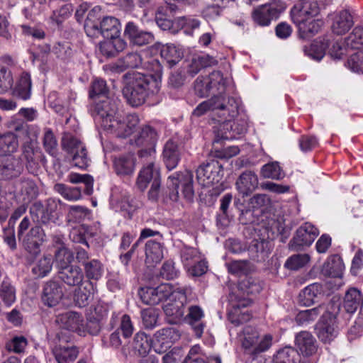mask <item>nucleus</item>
<instances>
[{"label": "nucleus", "instance_id": "f257e3e1", "mask_svg": "<svg viewBox=\"0 0 363 363\" xmlns=\"http://www.w3.org/2000/svg\"><path fill=\"white\" fill-rule=\"evenodd\" d=\"M123 77L128 81L123 89V95L132 107L144 104L159 91L160 82L153 74L135 73L133 77L130 74Z\"/></svg>", "mask_w": 363, "mask_h": 363}, {"label": "nucleus", "instance_id": "f03ea898", "mask_svg": "<svg viewBox=\"0 0 363 363\" xmlns=\"http://www.w3.org/2000/svg\"><path fill=\"white\" fill-rule=\"evenodd\" d=\"M340 311L338 300L331 299L326 305L325 311L317 322L315 330L319 340L324 343H330L337 335V315Z\"/></svg>", "mask_w": 363, "mask_h": 363}, {"label": "nucleus", "instance_id": "7ed1b4c3", "mask_svg": "<svg viewBox=\"0 0 363 363\" xmlns=\"http://www.w3.org/2000/svg\"><path fill=\"white\" fill-rule=\"evenodd\" d=\"M193 177V173L189 170L177 173L175 175L169 176L167 186L169 189V197L172 201H177L179 185L182 186L184 198L189 201L193 200L194 196Z\"/></svg>", "mask_w": 363, "mask_h": 363}, {"label": "nucleus", "instance_id": "20e7f679", "mask_svg": "<svg viewBox=\"0 0 363 363\" xmlns=\"http://www.w3.org/2000/svg\"><path fill=\"white\" fill-rule=\"evenodd\" d=\"M149 63L150 65H147L146 63H143V59L140 54L138 52H129L108 66L111 72L121 73L128 69H135L140 67L145 69H149V66L151 65L157 78H160L162 68L160 62L156 60H152V62Z\"/></svg>", "mask_w": 363, "mask_h": 363}, {"label": "nucleus", "instance_id": "39448f33", "mask_svg": "<svg viewBox=\"0 0 363 363\" xmlns=\"http://www.w3.org/2000/svg\"><path fill=\"white\" fill-rule=\"evenodd\" d=\"M243 334L242 347L251 354L257 355L265 352L272 345L271 335L267 334L261 337L259 333L251 326H246L243 330Z\"/></svg>", "mask_w": 363, "mask_h": 363}, {"label": "nucleus", "instance_id": "423d86ee", "mask_svg": "<svg viewBox=\"0 0 363 363\" xmlns=\"http://www.w3.org/2000/svg\"><path fill=\"white\" fill-rule=\"evenodd\" d=\"M286 4L282 0H272L256 8L252 13L255 23L260 26H267L273 20H277L285 10Z\"/></svg>", "mask_w": 363, "mask_h": 363}, {"label": "nucleus", "instance_id": "0eeeda50", "mask_svg": "<svg viewBox=\"0 0 363 363\" xmlns=\"http://www.w3.org/2000/svg\"><path fill=\"white\" fill-rule=\"evenodd\" d=\"M225 79L220 71H213L208 76L199 77L194 83V94L204 98L209 96L213 89L224 91Z\"/></svg>", "mask_w": 363, "mask_h": 363}, {"label": "nucleus", "instance_id": "6e6552de", "mask_svg": "<svg viewBox=\"0 0 363 363\" xmlns=\"http://www.w3.org/2000/svg\"><path fill=\"white\" fill-rule=\"evenodd\" d=\"M118 104L119 101L116 98L104 96L91 108V115L101 122L103 128H105L106 121L109 123L119 115Z\"/></svg>", "mask_w": 363, "mask_h": 363}, {"label": "nucleus", "instance_id": "1a4fd4ad", "mask_svg": "<svg viewBox=\"0 0 363 363\" xmlns=\"http://www.w3.org/2000/svg\"><path fill=\"white\" fill-rule=\"evenodd\" d=\"M228 298L231 306L228 312V320L235 326L248 322L252 315L248 310H245V308L252 303L251 299H238L234 294H229Z\"/></svg>", "mask_w": 363, "mask_h": 363}, {"label": "nucleus", "instance_id": "9d476101", "mask_svg": "<svg viewBox=\"0 0 363 363\" xmlns=\"http://www.w3.org/2000/svg\"><path fill=\"white\" fill-rule=\"evenodd\" d=\"M57 342L52 349L53 354L58 363H72L78 356V348L71 342L68 333H58Z\"/></svg>", "mask_w": 363, "mask_h": 363}, {"label": "nucleus", "instance_id": "9b49d317", "mask_svg": "<svg viewBox=\"0 0 363 363\" xmlns=\"http://www.w3.org/2000/svg\"><path fill=\"white\" fill-rule=\"evenodd\" d=\"M138 123L139 118L136 115H128L125 118L118 115L109 123L106 121L104 129L118 138H125L134 132Z\"/></svg>", "mask_w": 363, "mask_h": 363}, {"label": "nucleus", "instance_id": "f8f14e48", "mask_svg": "<svg viewBox=\"0 0 363 363\" xmlns=\"http://www.w3.org/2000/svg\"><path fill=\"white\" fill-rule=\"evenodd\" d=\"M318 234L319 231L314 225L306 223L296 230L289 243V247L295 251L303 250L313 242Z\"/></svg>", "mask_w": 363, "mask_h": 363}, {"label": "nucleus", "instance_id": "ddd939ff", "mask_svg": "<svg viewBox=\"0 0 363 363\" xmlns=\"http://www.w3.org/2000/svg\"><path fill=\"white\" fill-rule=\"evenodd\" d=\"M189 290V287L182 288L178 298H171L169 299V301L164 305L163 310L167 317V321L169 323L177 324L184 317V302L186 300V294Z\"/></svg>", "mask_w": 363, "mask_h": 363}, {"label": "nucleus", "instance_id": "4468645a", "mask_svg": "<svg viewBox=\"0 0 363 363\" xmlns=\"http://www.w3.org/2000/svg\"><path fill=\"white\" fill-rule=\"evenodd\" d=\"M222 165L215 160L202 163L196 169V179L203 186H209L220 179Z\"/></svg>", "mask_w": 363, "mask_h": 363}, {"label": "nucleus", "instance_id": "2eb2a0df", "mask_svg": "<svg viewBox=\"0 0 363 363\" xmlns=\"http://www.w3.org/2000/svg\"><path fill=\"white\" fill-rule=\"evenodd\" d=\"M320 12V8L315 0L301 1L294 6L291 11L294 22L311 20Z\"/></svg>", "mask_w": 363, "mask_h": 363}, {"label": "nucleus", "instance_id": "dca6fc26", "mask_svg": "<svg viewBox=\"0 0 363 363\" xmlns=\"http://www.w3.org/2000/svg\"><path fill=\"white\" fill-rule=\"evenodd\" d=\"M63 296L62 286L57 281L50 279L44 284L41 294V300L44 305L54 307L60 303Z\"/></svg>", "mask_w": 363, "mask_h": 363}, {"label": "nucleus", "instance_id": "f3484780", "mask_svg": "<svg viewBox=\"0 0 363 363\" xmlns=\"http://www.w3.org/2000/svg\"><path fill=\"white\" fill-rule=\"evenodd\" d=\"M124 35L131 43L139 46L147 45L154 41V35L151 32L141 30L135 23L132 21L127 23Z\"/></svg>", "mask_w": 363, "mask_h": 363}, {"label": "nucleus", "instance_id": "a211bd4d", "mask_svg": "<svg viewBox=\"0 0 363 363\" xmlns=\"http://www.w3.org/2000/svg\"><path fill=\"white\" fill-rule=\"evenodd\" d=\"M23 170L20 161L14 157L0 160V181H9L18 177Z\"/></svg>", "mask_w": 363, "mask_h": 363}, {"label": "nucleus", "instance_id": "6ab92c4d", "mask_svg": "<svg viewBox=\"0 0 363 363\" xmlns=\"http://www.w3.org/2000/svg\"><path fill=\"white\" fill-rule=\"evenodd\" d=\"M262 290L259 282L252 277H245L237 286L230 288L229 294H234L238 299L248 298L250 294H259Z\"/></svg>", "mask_w": 363, "mask_h": 363}, {"label": "nucleus", "instance_id": "aec40b11", "mask_svg": "<svg viewBox=\"0 0 363 363\" xmlns=\"http://www.w3.org/2000/svg\"><path fill=\"white\" fill-rule=\"evenodd\" d=\"M57 277L62 282L69 286H77L81 284L84 275L80 267L72 264L57 271Z\"/></svg>", "mask_w": 363, "mask_h": 363}, {"label": "nucleus", "instance_id": "412c9836", "mask_svg": "<svg viewBox=\"0 0 363 363\" xmlns=\"http://www.w3.org/2000/svg\"><path fill=\"white\" fill-rule=\"evenodd\" d=\"M257 175L252 171H245L236 181V189L242 197L250 195L258 187Z\"/></svg>", "mask_w": 363, "mask_h": 363}, {"label": "nucleus", "instance_id": "4be33fe9", "mask_svg": "<svg viewBox=\"0 0 363 363\" xmlns=\"http://www.w3.org/2000/svg\"><path fill=\"white\" fill-rule=\"evenodd\" d=\"M45 234L40 226L33 227L23 238L25 249L30 253L37 255L40 252L39 246L45 241Z\"/></svg>", "mask_w": 363, "mask_h": 363}, {"label": "nucleus", "instance_id": "5701e85b", "mask_svg": "<svg viewBox=\"0 0 363 363\" xmlns=\"http://www.w3.org/2000/svg\"><path fill=\"white\" fill-rule=\"evenodd\" d=\"M295 344L298 350L304 356H312L317 352V341L308 331H301L296 334Z\"/></svg>", "mask_w": 363, "mask_h": 363}, {"label": "nucleus", "instance_id": "b1692460", "mask_svg": "<svg viewBox=\"0 0 363 363\" xmlns=\"http://www.w3.org/2000/svg\"><path fill=\"white\" fill-rule=\"evenodd\" d=\"M247 123L245 119L227 120L222 124V138L234 139L246 133Z\"/></svg>", "mask_w": 363, "mask_h": 363}, {"label": "nucleus", "instance_id": "393cba45", "mask_svg": "<svg viewBox=\"0 0 363 363\" xmlns=\"http://www.w3.org/2000/svg\"><path fill=\"white\" fill-rule=\"evenodd\" d=\"M121 33V24L119 21L113 16H104L96 30V35L101 34L105 38H119Z\"/></svg>", "mask_w": 363, "mask_h": 363}, {"label": "nucleus", "instance_id": "a878e982", "mask_svg": "<svg viewBox=\"0 0 363 363\" xmlns=\"http://www.w3.org/2000/svg\"><path fill=\"white\" fill-rule=\"evenodd\" d=\"M127 46L126 42L119 38H109L100 43L99 50L101 53L106 57H114L119 52L125 50Z\"/></svg>", "mask_w": 363, "mask_h": 363}, {"label": "nucleus", "instance_id": "bb28decb", "mask_svg": "<svg viewBox=\"0 0 363 363\" xmlns=\"http://www.w3.org/2000/svg\"><path fill=\"white\" fill-rule=\"evenodd\" d=\"M353 24L352 15L348 11L343 10L335 16L331 28L335 34L342 35L348 32Z\"/></svg>", "mask_w": 363, "mask_h": 363}, {"label": "nucleus", "instance_id": "cd10ccee", "mask_svg": "<svg viewBox=\"0 0 363 363\" xmlns=\"http://www.w3.org/2000/svg\"><path fill=\"white\" fill-rule=\"evenodd\" d=\"M204 316L203 311L198 306H191L189 308V312L184 318L187 323L191 325L197 337H201L203 333L204 323L201 321Z\"/></svg>", "mask_w": 363, "mask_h": 363}, {"label": "nucleus", "instance_id": "c85d7f7f", "mask_svg": "<svg viewBox=\"0 0 363 363\" xmlns=\"http://www.w3.org/2000/svg\"><path fill=\"white\" fill-rule=\"evenodd\" d=\"M160 181V175L158 169L155 168L154 163L150 162L144 167L138 177L136 185L140 191H144L150 182L155 183Z\"/></svg>", "mask_w": 363, "mask_h": 363}, {"label": "nucleus", "instance_id": "c756f323", "mask_svg": "<svg viewBox=\"0 0 363 363\" xmlns=\"http://www.w3.org/2000/svg\"><path fill=\"white\" fill-rule=\"evenodd\" d=\"M145 263L154 266L163 258V245L154 240H148L145 247Z\"/></svg>", "mask_w": 363, "mask_h": 363}, {"label": "nucleus", "instance_id": "7c9ffc66", "mask_svg": "<svg viewBox=\"0 0 363 363\" xmlns=\"http://www.w3.org/2000/svg\"><path fill=\"white\" fill-rule=\"evenodd\" d=\"M157 138L158 135L155 129L150 125H145L135 136V144L139 147H155Z\"/></svg>", "mask_w": 363, "mask_h": 363}, {"label": "nucleus", "instance_id": "2f4dec72", "mask_svg": "<svg viewBox=\"0 0 363 363\" xmlns=\"http://www.w3.org/2000/svg\"><path fill=\"white\" fill-rule=\"evenodd\" d=\"M163 159L169 170L174 169L180 160V151L177 143L172 140H168L163 149Z\"/></svg>", "mask_w": 363, "mask_h": 363}, {"label": "nucleus", "instance_id": "473e14b6", "mask_svg": "<svg viewBox=\"0 0 363 363\" xmlns=\"http://www.w3.org/2000/svg\"><path fill=\"white\" fill-rule=\"evenodd\" d=\"M75 291L74 301L79 307H84L91 302L94 294V287L91 281H86L77 286Z\"/></svg>", "mask_w": 363, "mask_h": 363}, {"label": "nucleus", "instance_id": "72a5a7b5", "mask_svg": "<svg viewBox=\"0 0 363 363\" xmlns=\"http://www.w3.org/2000/svg\"><path fill=\"white\" fill-rule=\"evenodd\" d=\"M31 86L30 75L29 73L24 72L21 74L19 79L13 89L12 94L14 97L27 100L30 99L31 95Z\"/></svg>", "mask_w": 363, "mask_h": 363}, {"label": "nucleus", "instance_id": "f704fd0d", "mask_svg": "<svg viewBox=\"0 0 363 363\" xmlns=\"http://www.w3.org/2000/svg\"><path fill=\"white\" fill-rule=\"evenodd\" d=\"M57 321L60 322L62 324V327L65 329V331H61L60 333L67 332L70 337V331L78 330L80 325H82L83 319L79 313L68 311L58 316Z\"/></svg>", "mask_w": 363, "mask_h": 363}, {"label": "nucleus", "instance_id": "c9c22d12", "mask_svg": "<svg viewBox=\"0 0 363 363\" xmlns=\"http://www.w3.org/2000/svg\"><path fill=\"white\" fill-rule=\"evenodd\" d=\"M363 303V294L357 288L349 289L345 295L343 307L349 313H354Z\"/></svg>", "mask_w": 363, "mask_h": 363}, {"label": "nucleus", "instance_id": "e433bc0d", "mask_svg": "<svg viewBox=\"0 0 363 363\" xmlns=\"http://www.w3.org/2000/svg\"><path fill=\"white\" fill-rule=\"evenodd\" d=\"M113 165L118 175H130L133 174L135 168L134 155L128 154L116 158L113 162Z\"/></svg>", "mask_w": 363, "mask_h": 363}, {"label": "nucleus", "instance_id": "4c0bfd02", "mask_svg": "<svg viewBox=\"0 0 363 363\" xmlns=\"http://www.w3.org/2000/svg\"><path fill=\"white\" fill-rule=\"evenodd\" d=\"M323 291L319 283H313L305 287L298 295V303L303 306H310L315 303V298Z\"/></svg>", "mask_w": 363, "mask_h": 363}, {"label": "nucleus", "instance_id": "58836bf2", "mask_svg": "<svg viewBox=\"0 0 363 363\" xmlns=\"http://www.w3.org/2000/svg\"><path fill=\"white\" fill-rule=\"evenodd\" d=\"M298 27L299 38L308 39L318 33L322 22L319 20H305L300 22H294Z\"/></svg>", "mask_w": 363, "mask_h": 363}, {"label": "nucleus", "instance_id": "ea45409f", "mask_svg": "<svg viewBox=\"0 0 363 363\" xmlns=\"http://www.w3.org/2000/svg\"><path fill=\"white\" fill-rule=\"evenodd\" d=\"M343 269L344 263L342 259L337 255H334L323 264L321 272L327 277H340Z\"/></svg>", "mask_w": 363, "mask_h": 363}, {"label": "nucleus", "instance_id": "a19ab883", "mask_svg": "<svg viewBox=\"0 0 363 363\" xmlns=\"http://www.w3.org/2000/svg\"><path fill=\"white\" fill-rule=\"evenodd\" d=\"M160 55L169 67H172L177 65L182 59L184 54L181 48L177 47L174 44H167L163 45Z\"/></svg>", "mask_w": 363, "mask_h": 363}, {"label": "nucleus", "instance_id": "79ce46f5", "mask_svg": "<svg viewBox=\"0 0 363 363\" xmlns=\"http://www.w3.org/2000/svg\"><path fill=\"white\" fill-rule=\"evenodd\" d=\"M103 17L99 6H94L89 11L84 23V29L89 35H96V30H98Z\"/></svg>", "mask_w": 363, "mask_h": 363}, {"label": "nucleus", "instance_id": "37998d69", "mask_svg": "<svg viewBox=\"0 0 363 363\" xmlns=\"http://www.w3.org/2000/svg\"><path fill=\"white\" fill-rule=\"evenodd\" d=\"M326 305L320 304L317 307L299 311L296 317L295 321L298 325H303L313 322L322 312H325Z\"/></svg>", "mask_w": 363, "mask_h": 363}, {"label": "nucleus", "instance_id": "c03bdc74", "mask_svg": "<svg viewBox=\"0 0 363 363\" xmlns=\"http://www.w3.org/2000/svg\"><path fill=\"white\" fill-rule=\"evenodd\" d=\"M61 147L68 155L80 149L83 151L84 143L70 132H64L61 138Z\"/></svg>", "mask_w": 363, "mask_h": 363}, {"label": "nucleus", "instance_id": "a18cd8bd", "mask_svg": "<svg viewBox=\"0 0 363 363\" xmlns=\"http://www.w3.org/2000/svg\"><path fill=\"white\" fill-rule=\"evenodd\" d=\"M132 347L135 354L145 357L151 350V339L144 333H138L133 338Z\"/></svg>", "mask_w": 363, "mask_h": 363}, {"label": "nucleus", "instance_id": "49530a36", "mask_svg": "<svg viewBox=\"0 0 363 363\" xmlns=\"http://www.w3.org/2000/svg\"><path fill=\"white\" fill-rule=\"evenodd\" d=\"M273 363H300V354L296 349L285 347L274 356Z\"/></svg>", "mask_w": 363, "mask_h": 363}, {"label": "nucleus", "instance_id": "de8ad7c7", "mask_svg": "<svg viewBox=\"0 0 363 363\" xmlns=\"http://www.w3.org/2000/svg\"><path fill=\"white\" fill-rule=\"evenodd\" d=\"M74 259L72 251L65 246L57 247L55 252V267L57 271L70 266Z\"/></svg>", "mask_w": 363, "mask_h": 363}, {"label": "nucleus", "instance_id": "09e8293b", "mask_svg": "<svg viewBox=\"0 0 363 363\" xmlns=\"http://www.w3.org/2000/svg\"><path fill=\"white\" fill-rule=\"evenodd\" d=\"M82 266L83 273L89 280H99L104 273V265L99 259H91Z\"/></svg>", "mask_w": 363, "mask_h": 363}, {"label": "nucleus", "instance_id": "8fccbe9b", "mask_svg": "<svg viewBox=\"0 0 363 363\" xmlns=\"http://www.w3.org/2000/svg\"><path fill=\"white\" fill-rule=\"evenodd\" d=\"M54 190L68 201H77L82 198V187L68 186L62 183H57L54 186Z\"/></svg>", "mask_w": 363, "mask_h": 363}, {"label": "nucleus", "instance_id": "3c124183", "mask_svg": "<svg viewBox=\"0 0 363 363\" xmlns=\"http://www.w3.org/2000/svg\"><path fill=\"white\" fill-rule=\"evenodd\" d=\"M0 298L8 306L12 305L16 301V289L7 277L1 283Z\"/></svg>", "mask_w": 363, "mask_h": 363}, {"label": "nucleus", "instance_id": "603ef678", "mask_svg": "<svg viewBox=\"0 0 363 363\" xmlns=\"http://www.w3.org/2000/svg\"><path fill=\"white\" fill-rule=\"evenodd\" d=\"M98 312L101 313V317L100 318L97 317L89 318L84 327L85 330L91 335H97L99 333L103 320L108 314L107 310L102 306L96 309V313Z\"/></svg>", "mask_w": 363, "mask_h": 363}, {"label": "nucleus", "instance_id": "864d4df0", "mask_svg": "<svg viewBox=\"0 0 363 363\" xmlns=\"http://www.w3.org/2000/svg\"><path fill=\"white\" fill-rule=\"evenodd\" d=\"M18 147V141L14 133H7L0 136V154L9 155Z\"/></svg>", "mask_w": 363, "mask_h": 363}, {"label": "nucleus", "instance_id": "5fc2aeb1", "mask_svg": "<svg viewBox=\"0 0 363 363\" xmlns=\"http://www.w3.org/2000/svg\"><path fill=\"white\" fill-rule=\"evenodd\" d=\"M52 264L51 257L44 256L32 268V273L38 278L45 277L51 272Z\"/></svg>", "mask_w": 363, "mask_h": 363}, {"label": "nucleus", "instance_id": "6e6d98bb", "mask_svg": "<svg viewBox=\"0 0 363 363\" xmlns=\"http://www.w3.org/2000/svg\"><path fill=\"white\" fill-rule=\"evenodd\" d=\"M13 82L11 69L0 63V94H4L12 89Z\"/></svg>", "mask_w": 363, "mask_h": 363}, {"label": "nucleus", "instance_id": "4d7b16f0", "mask_svg": "<svg viewBox=\"0 0 363 363\" xmlns=\"http://www.w3.org/2000/svg\"><path fill=\"white\" fill-rule=\"evenodd\" d=\"M89 209L85 206H70L67 214V220L68 223H79L89 215Z\"/></svg>", "mask_w": 363, "mask_h": 363}, {"label": "nucleus", "instance_id": "13d9d810", "mask_svg": "<svg viewBox=\"0 0 363 363\" xmlns=\"http://www.w3.org/2000/svg\"><path fill=\"white\" fill-rule=\"evenodd\" d=\"M68 180L72 184H84V192L86 195H91L93 193L94 179L91 175L72 173L68 176Z\"/></svg>", "mask_w": 363, "mask_h": 363}, {"label": "nucleus", "instance_id": "bf43d9fd", "mask_svg": "<svg viewBox=\"0 0 363 363\" xmlns=\"http://www.w3.org/2000/svg\"><path fill=\"white\" fill-rule=\"evenodd\" d=\"M87 231V226L84 225H76L70 230L69 238L74 243L83 244L86 249H89V245L86 238Z\"/></svg>", "mask_w": 363, "mask_h": 363}, {"label": "nucleus", "instance_id": "052dcab7", "mask_svg": "<svg viewBox=\"0 0 363 363\" xmlns=\"http://www.w3.org/2000/svg\"><path fill=\"white\" fill-rule=\"evenodd\" d=\"M239 103L238 100L232 96H225L223 95V106H221L220 111L224 118H233L238 113Z\"/></svg>", "mask_w": 363, "mask_h": 363}, {"label": "nucleus", "instance_id": "680f3d73", "mask_svg": "<svg viewBox=\"0 0 363 363\" xmlns=\"http://www.w3.org/2000/svg\"><path fill=\"white\" fill-rule=\"evenodd\" d=\"M30 213L35 216L39 223L48 224L53 215L48 212L41 201L35 202L30 208Z\"/></svg>", "mask_w": 363, "mask_h": 363}, {"label": "nucleus", "instance_id": "e2e57ef3", "mask_svg": "<svg viewBox=\"0 0 363 363\" xmlns=\"http://www.w3.org/2000/svg\"><path fill=\"white\" fill-rule=\"evenodd\" d=\"M57 139L50 128L45 130L43 136V147L45 150L51 156L56 157L58 153Z\"/></svg>", "mask_w": 363, "mask_h": 363}, {"label": "nucleus", "instance_id": "0e129e2a", "mask_svg": "<svg viewBox=\"0 0 363 363\" xmlns=\"http://www.w3.org/2000/svg\"><path fill=\"white\" fill-rule=\"evenodd\" d=\"M310 261L308 254H297L289 257L285 262V267L291 270H298L303 267Z\"/></svg>", "mask_w": 363, "mask_h": 363}, {"label": "nucleus", "instance_id": "69168bd1", "mask_svg": "<svg viewBox=\"0 0 363 363\" xmlns=\"http://www.w3.org/2000/svg\"><path fill=\"white\" fill-rule=\"evenodd\" d=\"M177 331L173 328L167 327L157 330L155 335V340L162 345H169L172 342L175 336H177Z\"/></svg>", "mask_w": 363, "mask_h": 363}, {"label": "nucleus", "instance_id": "338daca9", "mask_svg": "<svg viewBox=\"0 0 363 363\" xmlns=\"http://www.w3.org/2000/svg\"><path fill=\"white\" fill-rule=\"evenodd\" d=\"M249 204L253 211L263 212L270 206L271 199L267 194H257L250 199Z\"/></svg>", "mask_w": 363, "mask_h": 363}, {"label": "nucleus", "instance_id": "774afa93", "mask_svg": "<svg viewBox=\"0 0 363 363\" xmlns=\"http://www.w3.org/2000/svg\"><path fill=\"white\" fill-rule=\"evenodd\" d=\"M346 43L352 49H359L363 45V27H355L346 38Z\"/></svg>", "mask_w": 363, "mask_h": 363}]
</instances>
